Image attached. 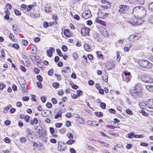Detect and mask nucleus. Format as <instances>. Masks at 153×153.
I'll return each instance as SVG.
<instances>
[{
	"mask_svg": "<svg viewBox=\"0 0 153 153\" xmlns=\"http://www.w3.org/2000/svg\"><path fill=\"white\" fill-rule=\"evenodd\" d=\"M127 135H128V137L129 138H132L134 137H135V134L132 132H131L128 134Z\"/></svg>",
	"mask_w": 153,
	"mask_h": 153,
	"instance_id": "obj_26",
	"label": "nucleus"
},
{
	"mask_svg": "<svg viewBox=\"0 0 153 153\" xmlns=\"http://www.w3.org/2000/svg\"><path fill=\"white\" fill-rule=\"evenodd\" d=\"M106 67L108 70H110L115 67V65L112 63H109L106 66Z\"/></svg>",
	"mask_w": 153,
	"mask_h": 153,
	"instance_id": "obj_20",
	"label": "nucleus"
},
{
	"mask_svg": "<svg viewBox=\"0 0 153 153\" xmlns=\"http://www.w3.org/2000/svg\"><path fill=\"white\" fill-rule=\"evenodd\" d=\"M45 10L47 13L51 12L52 10V8L50 6L46 5L45 7Z\"/></svg>",
	"mask_w": 153,
	"mask_h": 153,
	"instance_id": "obj_21",
	"label": "nucleus"
},
{
	"mask_svg": "<svg viewBox=\"0 0 153 153\" xmlns=\"http://www.w3.org/2000/svg\"><path fill=\"white\" fill-rule=\"evenodd\" d=\"M91 16V12L89 10L85 11L82 14V17L87 19Z\"/></svg>",
	"mask_w": 153,
	"mask_h": 153,
	"instance_id": "obj_10",
	"label": "nucleus"
},
{
	"mask_svg": "<svg viewBox=\"0 0 153 153\" xmlns=\"http://www.w3.org/2000/svg\"><path fill=\"white\" fill-rule=\"evenodd\" d=\"M38 123V120L35 117L33 120H31L30 121V124L33 126L34 125H36Z\"/></svg>",
	"mask_w": 153,
	"mask_h": 153,
	"instance_id": "obj_19",
	"label": "nucleus"
},
{
	"mask_svg": "<svg viewBox=\"0 0 153 153\" xmlns=\"http://www.w3.org/2000/svg\"><path fill=\"white\" fill-rule=\"evenodd\" d=\"M131 46V45H129L128 47H124V51H128L129 50V49Z\"/></svg>",
	"mask_w": 153,
	"mask_h": 153,
	"instance_id": "obj_50",
	"label": "nucleus"
},
{
	"mask_svg": "<svg viewBox=\"0 0 153 153\" xmlns=\"http://www.w3.org/2000/svg\"><path fill=\"white\" fill-rule=\"evenodd\" d=\"M101 7L102 8L104 9H107L108 10L110 8V6H108L107 5H101Z\"/></svg>",
	"mask_w": 153,
	"mask_h": 153,
	"instance_id": "obj_35",
	"label": "nucleus"
},
{
	"mask_svg": "<svg viewBox=\"0 0 153 153\" xmlns=\"http://www.w3.org/2000/svg\"><path fill=\"white\" fill-rule=\"evenodd\" d=\"M9 38L12 40H14V36L11 33H10L9 36Z\"/></svg>",
	"mask_w": 153,
	"mask_h": 153,
	"instance_id": "obj_55",
	"label": "nucleus"
},
{
	"mask_svg": "<svg viewBox=\"0 0 153 153\" xmlns=\"http://www.w3.org/2000/svg\"><path fill=\"white\" fill-rule=\"evenodd\" d=\"M126 112L128 115H131L133 114L132 111L129 109H127L126 110Z\"/></svg>",
	"mask_w": 153,
	"mask_h": 153,
	"instance_id": "obj_42",
	"label": "nucleus"
},
{
	"mask_svg": "<svg viewBox=\"0 0 153 153\" xmlns=\"http://www.w3.org/2000/svg\"><path fill=\"white\" fill-rule=\"evenodd\" d=\"M88 125L91 126H93L94 125V123L93 122H92L91 121H89L88 122Z\"/></svg>",
	"mask_w": 153,
	"mask_h": 153,
	"instance_id": "obj_60",
	"label": "nucleus"
},
{
	"mask_svg": "<svg viewBox=\"0 0 153 153\" xmlns=\"http://www.w3.org/2000/svg\"><path fill=\"white\" fill-rule=\"evenodd\" d=\"M141 78L142 81L144 82L152 83L153 82V79L149 75H142Z\"/></svg>",
	"mask_w": 153,
	"mask_h": 153,
	"instance_id": "obj_4",
	"label": "nucleus"
},
{
	"mask_svg": "<svg viewBox=\"0 0 153 153\" xmlns=\"http://www.w3.org/2000/svg\"><path fill=\"white\" fill-rule=\"evenodd\" d=\"M14 12L15 14L16 15L20 16L21 15V13L20 12L17 10H14Z\"/></svg>",
	"mask_w": 153,
	"mask_h": 153,
	"instance_id": "obj_37",
	"label": "nucleus"
},
{
	"mask_svg": "<svg viewBox=\"0 0 153 153\" xmlns=\"http://www.w3.org/2000/svg\"><path fill=\"white\" fill-rule=\"evenodd\" d=\"M62 51L65 52H66L68 50V48L66 45H63L62 47Z\"/></svg>",
	"mask_w": 153,
	"mask_h": 153,
	"instance_id": "obj_36",
	"label": "nucleus"
},
{
	"mask_svg": "<svg viewBox=\"0 0 153 153\" xmlns=\"http://www.w3.org/2000/svg\"><path fill=\"white\" fill-rule=\"evenodd\" d=\"M130 93L132 96H141L145 95V94L143 92L137 91L135 88L130 90Z\"/></svg>",
	"mask_w": 153,
	"mask_h": 153,
	"instance_id": "obj_6",
	"label": "nucleus"
},
{
	"mask_svg": "<svg viewBox=\"0 0 153 153\" xmlns=\"http://www.w3.org/2000/svg\"><path fill=\"white\" fill-rule=\"evenodd\" d=\"M62 116V113L61 112H59L56 115L55 117L54 118L56 119L58 117H60Z\"/></svg>",
	"mask_w": 153,
	"mask_h": 153,
	"instance_id": "obj_46",
	"label": "nucleus"
},
{
	"mask_svg": "<svg viewBox=\"0 0 153 153\" xmlns=\"http://www.w3.org/2000/svg\"><path fill=\"white\" fill-rule=\"evenodd\" d=\"M73 57L74 59L76 60L77 59L78 57L77 53H73Z\"/></svg>",
	"mask_w": 153,
	"mask_h": 153,
	"instance_id": "obj_64",
	"label": "nucleus"
},
{
	"mask_svg": "<svg viewBox=\"0 0 153 153\" xmlns=\"http://www.w3.org/2000/svg\"><path fill=\"white\" fill-rule=\"evenodd\" d=\"M129 8V6L126 5H120V6L118 11L121 13H126Z\"/></svg>",
	"mask_w": 153,
	"mask_h": 153,
	"instance_id": "obj_7",
	"label": "nucleus"
},
{
	"mask_svg": "<svg viewBox=\"0 0 153 153\" xmlns=\"http://www.w3.org/2000/svg\"><path fill=\"white\" fill-rule=\"evenodd\" d=\"M30 58L31 59L32 61L36 60L37 58V57H39V56H35L33 55H31L30 56Z\"/></svg>",
	"mask_w": 153,
	"mask_h": 153,
	"instance_id": "obj_32",
	"label": "nucleus"
},
{
	"mask_svg": "<svg viewBox=\"0 0 153 153\" xmlns=\"http://www.w3.org/2000/svg\"><path fill=\"white\" fill-rule=\"evenodd\" d=\"M128 22L132 26H134L136 25L137 24H138V22H137L136 21H135L133 19H131L128 20Z\"/></svg>",
	"mask_w": 153,
	"mask_h": 153,
	"instance_id": "obj_18",
	"label": "nucleus"
},
{
	"mask_svg": "<svg viewBox=\"0 0 153 153\" xmlns=\"http://www.w3.org/2000/svg\"><path fill=\"white\" fill-rule=\"evenodd\" d=\"M55 52V49L53 47H50L49 50H47L46 53L47 56L49 57H51L53 55V53Z\"/></svg>",
	"mask_w": 153,
	"mask_h": 153,
	"instance_id": "obj_15",
	"label": "nucleus"
},
{
	"mask_svg": "<svg viewBox=\"0 0 153 153\" xmlns=\"http://www.w3.org/2000/svg\"><path fill=\"white\" fill-rule=\"evenodd\" d=\"M27 140V138L26 137H22L20 138V141L22 143H25Z\"/></svg>",
	"mask_w": 153,
	"mask_h": 153,
	"instance_id": "obj_28",
	"label": "nucleus"
},
{
	"mask_svg": "<svg viewBox=\"0 0 153 153\" xmlns=\"http://www.w3.org/2000/svg\"><path fill=\"white\" fill-rule=\"evenodd\" d=\"M148 7L149 10L153 12V2L150 3Z\"/></svg>",
	"mask_w": 153,
	"mask_h": 153,
	"instance_id": "obj_27",
	"label": "nucleus"
},
{
	"mask_svg": "<svg viewBox=\"0 0 153 153\" xmlns=\"http://www.w3.org/2000/svg\"><path fill=\"white\" fill-rule=\"evenodd\" d=\"M146 11L143 7L141 6H137L133 9L132 13L135 17H138L141 19L146 15Z\"/></svg>",
	"mask_w": 153,
	"mask_h": 153,
	"instance_id": "obj_1",
	"label": "nucleus"
},
{
	"mask_svg": "<svg viewBox=\"0 0 153 153\" xmlns=\"http://www.w3.org/2000/svg\"><path fill=\"white\" fill-rule=\"evenodd\" d=\"M108 76L105 75V76H104L103 77L102 79L105 82H108Z\"/></svg>",
	"mask_w": 153,
	"mask_h": 153,
	"instance_id": "obj_56",
	"label": "nucleus"
},
{
	"mask_svg": "<svg viewBox=\"0 0 153 153\" xmlns=\"http://www.w3.org/2000/svg\"><path fill=\"white\" fill-rule=\"evenodd\" d=\"M100 106L101 108L102 109H105L106 107L105 104L103 102H101L100 103Z\"/></svg>",
	"mask_w": 153,
	"mask_h": 153,
	"instance_id": "obj_49",
	"label": "nucleus"
},
{
	"mask_svg": "<svg viewBox=\"0 0 153 153\" xmlns=\"http://www.w3.org/2000/svg\"><path fill=\"white\" fill-rule=\"evenodd\" d=\"M23 85H24V87H22V90L23 92H27V88L26 85L24 84Z\"/></svg>",
	"mask_w": 153,
	"mask_h": 153,
	"instance_id": "obj_44",
	"label": "nucleus"
},
{
	"mask_svg": "<svg viewBox=\"0 0 153 153\" xmlns=\"http://www.w3.org/2000/svg\"><path fill=\"white\" fill-rule=\"evenodd\" d=\"M53 86L55 88H57L59 86V83L58 82H54L53 84Z\"/></svg>",
	"mask_w": 153,
	"mask_h": 153,
	"instance_id": "obj_47",
	"label": "nucleus"
},
{
	"mask_svg": "<svg viewBox=\"0 0 153 153\" xmlns=\"http://www.w3.org/2000/svg\"><path fill=\"white\" fill-rule=\"evenodd\" d=\"M84 48L87 51H89L90 49L89 46L87 44H85L84 45Z\"/></svg>",
	"mask_w": 153,
	"mask_h": 153,
	"instance_id": "obj_30",
	"label": "nucleus"
},
{
	"mask_svg": "<svg viewBox=\"0 0 153 153\" xmlns=\"http://www.w3.org/2000/svg\"><path fill=\"white\" fill-rule=\"evenodd\" d=\"M66 136L70 139H72L74 138L73 135L71 133H68L67 134Z\"/></svg>",
	"mask_w": 153,
	"mask_h": 153,
	"instance_id": "obj_39",
	"label": "nucleus"
},
{
	"mask_svg": "<svg viewBox=\"0 0 153 153\" xmlns=\"http://www.w3.org/2000/svg\"><path fill=\"white\" fill-rule=\"evenodd\" d=\"M67 147L65 146V143H63V145L59 142H58V149L59 151H62L66 149Z\"/></svg>",
	"mask_w": 153,
	"mask_h": 153,
	"instance_id": "obj_13",
	"label": "nucleus"
},
{
	"mask_svg": "<svg viewBox=\"0 0 153 153\" xmlns=\"http://www.w3.org/2000/svg\"><path fill=\"white\" fill-rule=\"evenodd\" d=\"M99 31L100 33L105 37H108L109 34L108 31L104 27H102L99 29Z\"/></svg>",
	"mask_w": 153,
	"mask_h": 153,
	"instance_id": "obj_9",
	"label": "nucleus"
},
{
	"mask_svg": "<svg viewBox=\"0 0 153 153\" xmlns=\"http://www.w3.org/2000/svg\"><path fill=\"white\" fill-rule=\"evenodd\" d=\"M95 22L104 26L106 25V24L105 22L102 21L101 20L99 19L98 18L96 17L95 19Z\"/></svg>",
	"mask_w": 153,
	"mask_h": 153,
	"instance_id": "obj_17",
	"label": "nucleus"
},
{
	"mask_svg": "<svg viewBox=\"0 0 153 153\" xmlns=\"http://www.w3.org/2000/svg\"><path fill=\"white\" fill-rule=\"evenodd\" d=\"M108 14V13H105L103 10H100L98 13V16L100 19L105 18Z\"/></svg>",
	"mask_w": 153,
	"mask_h": 153,
	"instance_id": "obj_11",
	"label": "nucleus"
},
{
	"mask_svg": "<svg viewBox=\"0 0 153 153\" xmlns=\"http://www.w3.org/2000/svg\"><path fill=\"white\" fill-rule=\"evenodd\" d=\"M134 88L136 89L137 91H139L140 92H143L145 93V95H146V93L143 91L142 85L141 84L138 83L136 84L135 87Z\"/></svg>",
	"mask_w": 153,
	"mask_h": 153,
	"instance_id": "obj_14",
	"label": "nucleus"
},
{
	"mask_svg": "<svg viewBox=\"0 0 153 153\" xmlns=\"http://www.w3.org/2000/svg\"><path fill=\"white\" fill-rule=\"evenodd\" d=\"M90 29L87 27H83L81 30V32L82 35L84 36H88L89 35Z\"/></svg>",
	"mask_w": 153,
	"mask_h": 153,
	"instance_id": "obj_8",
	"label": "nucleus"
},
{
	"mask_svg": "<svg viewBox=\"0 0 153 153\" xmlns=\"http://www.w3.org/2000/svg\"><path fill=\"white\" fill-rule=\"evenodd\" d=\"M4 141L7 143H9L11 141V140L7 137H6L4 138Z\"/></svg>",
	"mask_w": 153,
	"mask_h": 153,
	"instance_id": "obj_43",
	"label": "nucleus"
},
{
	"mask_svg": "<svg viewBox=\"0 0 153 153\" xmlns=\"http://www.w3.org/2000/svg\"><path fill=\"white\" fill-rule=\"evenodd\" d=\"M62 123H55V126L56 128H59L62 126Z\"/></svg>",
	"mask_w": 153,
	"mask_h": 153,
	"instance_id": "obj_52",
	"label": "nucleus"
},
{
	"mask_svg": "<svg viewBox=\"0 0 153 153\" xmlns=\"http://www.w3.org/2000/svg\"><path fill=\"white\" fill-rule=\"evenodd\" d=\"M51 101L52 103L54 104H56L57 103L56 100L55 98H52L51 99Z\"/></svg>",
	"mask_w": 153,
	"mask_h": 153,
	"instance_id": "obj_59",
	"label": "nucleus"
},
{
	"mask_svg": "<svg viewBox=\"0 0 153 153\" xmlns=\"http://www.w3.org/2000/svg\"><path fill=\"white\" fill-rule=\"evenodd\" d=\"M94 114L96 115L98 117H102L103 116V114L101 112H95L94 113Z\"/></svg>",
	"mask_w": 153,
	"mask_h": 153,
	"instance_id": "obj_29",
	"label": "nucleus"
},
{
	"mask_svg": "<svg viewBox=\"0 0 153 153\" xmlns=\"http://www.w3.org/2000/svg\"><path fill=\"white\" fill-rule=\"evenodd\" d=\"M141 37V35L140 33H135L130 36L129 37V40L130 41L133 42L138 40Z\"/></svg>",
	"mask_w": 153,
	"mask_h": 153,
	"instance_id": "obj_5",
	"label": "nucleus"
},
{
	"mask_svg": "<svg viewBox=\"0 0 153 153\" xmlns=\"http://www.w3.org/2000/svg\"><path fill=\"white\" fill-rule=\"evenodd\" d=\"M26 132L28 136H30V135H31L33 133L32 130L29 128L27 129Z\"/></svg>",
	"mask_w": 153,
	"mask_h": 153,
	"instance_id": "obj_24",
	"label": "nucleus"
},
{
	"mask_svg": "<svg viewBox=\"0 0 153 153\" xmlns=\"http://www.w3.org/2000/svg\"><path fill=\"white\" fill-rule=\"evenodd\" d=\"M36 134L39 137H44L46 135V133L45 131L43 130V128L40 126H37L36 127Z\"/></svg>",
	"mask_w": 153,
	"mask_h": 153,
	"instance_id": "obj_3",
	"label": "nucleus"
},
{
	"mask_svg": "<svg viewBox=\"0 0 153 153\" xmlns=\"http://www.w3.org/2000/svg\"><path fill=\"white\" fill-rule=\"evenodd\" d=\"M41 99L42 102L43 103H44L46 100V97L45 96H41Z\"/></svg>",
	"mask_w": 153,
	"mask_h": 153,
	"instance_id": "obj_51",
	"label": "nucleus"
},
{
	"mask_svg": "<svg viewBox=\"0 0 153 153\" xmlns=\"http://www.w3.org/2000/svg\"><path fill=\"white\" fill-rule=\"evenodd\" d=\"M6 8L7 9H9V10H10L12 8V6L11 5L9 4H8L6 5Z\"/></svg>",
	"mask_w": 153,
	"mask_h": 153,
	"instance_id": "obj_58",
	"label": "nucleus"
},
{
	"mask_svg": "<svg viewBox=\"0 0 153 153\" xmlns=\"http://www.w3.org/2000/svg\"><path fill=\"white\" fill-rule=\"evenodd\" d=\"M12 46L13 47L16 49H18L19 48V45L16 44H13Z\"/></svg>",
	"mask_w": 153,
	"mask_h": 153,
	"instance_id": "obj_61",
	"label": "nucleus"
},
{
	"mask_svg": "<svg viewBox=\"0 0 153 153\" xmlns=\"http://www.w3.org/2000/svg\"><path fill=\"white\" fill-rule=\"evenodd\" d=\"M22 42L25 46L27 45L28 44V41L26 40H23L22 41Z\"/></svg>",
	"mask_w": 153,
	"mask_h": 153,
	"instance_id": "obj_63",
	"label": "nucleus"
},
{
	"mask_svg": "<svg viewBox=\"0 0 153 153\" xmlns=\"http://www.w3.org/2000/svg\"><path fill=\"white\" fill-rule=\"evenodd\" d=\"M146 105L149 108L153 109V99L148 100L146 102Z\"/></svg>",
	"mask_w": 153,
	"mask_h": 153,
	"instance_id": "obj_12",
	"label": "nucleus"
},
{
	"mask_svg": "<svg viewBox=\"0 0 153 153\" xmlns=\"http://www.w3.org/2000/svg\"><path fill=\"white\" fill-rule=\"evenodd\" d=\"M64 34L66 37L69 38L72 36V33L68 29H66L64 31Z\"/></svg>",
	"mask_w": 153,
	"mask_h": 153,
	"instance_id": "obj_16",
	"label": "nucleus"
},
{
	"mask_svg": "<svg viewBox=\"0 0 153 153\" xmlns=\"http://www.w3.org/2000/svg\"><path fill=\"white\" fill-rule=\"evenodd\" d=\"M87 147H88V148L89 149H90L91 150H93L94 151H95V148H94V147H92V146H91L89 145H87Z\"/></svg>",
	"mask_w": 153,
	"mask_h": 153,
	"instance_id": "obj_57",
	"label": "nucleus"
},
{
	"mask_svg": "<svg viewBox=\"0 0 153 153\" xmlns=\"http://www.w3.org/2000/svg\"><path fill=\"white\" fill-rule=\"evenodd\" d=\"M30 117L29 115H25L24 117V120H25L26 122L28 123L29 121V119Z\"/></svg>",
	"mask_w": 153,
	"mask_h": 153,
	"instance_id": "obj_38",
	"label": "nucleus"
},
{
	"mask_svg": "<svg viewBox=\"0 0 153 153\" xmlns=\"http://www.w3.org/2000/svg\"><path fill=\"white\" fill-rule=\"evenodd\" d=\"M75 141V140L70 139L69 140H68L67 142H66V143L69 144V145H71L72 144V143H74Z\"/></svg>",
	"mask_w": 153,
	"mask_h": 153,
	"instance_id": "obj_34",
	"label": "nucleus"
},
{
	"mask_svg": "<svg viewBox=\"0 0 153 153\" xmlns=\"http://www.w3.org/2000/svg\"><path fill=\"white\" fill-rule=\"evenodd\" d=\"M146 89L149 91L153 92V86L147 85L146 86Z\"/></svg>",
	"mask_w": 153,
	"mask_h": 153,
	"instance_id": "obj_23",
	"label": "nucleus"
},
{
	"mask_svg": "<svg viewBox=\"0 0 153 153\" xmlns=\"http://www.w3.org/2000/svg\"><path fill=\"white\" fill-rule=\"evenodd\" d=\"M43 26L44 28H47L48 26V23L47 22L45 21L43 23Z\"/></svg>",
	"mask_w": 153,
	"mask_h": 153,
	"instance_id": "obj_48",
	"label": "nucleus"
},
{
	"mask_svg": "<svg viewBox=\"0 0 153 153\" xmlns=\"http://www.w3.org/2000/svg\"><path fill=\"white\" fill-rule=\"evenodd\" d=\"M56 52L58 55L60 56L61 57L63 56V54L61 52L60 50L59 49H57L56 50Z\"/></svg>",
	"mask_w": 153,
	"mask_h": 153,
	"instance_id": "obj_33",
	"label": "nucleus"
},
{
	"mask_svg": "<svg viewBox=\"0 0 153 153\" xmlns=\"http://www.w3.org/2000/svg\"><path fill=\"white\" fill-rule=\"evenodd\" d=\"M101 2L104 5H106L110 6V3L108 1L106 0H102L101 1Z\"/></svg>",
	"mask_w": 153,
	"mask_h": 153,
	"instance_id": "obj_25",
	"label": "nucleus"
},
{
	"mask_svg": "<svg viewBox=\"0 0 153 153\" xmlns=\"http://www.w3.org/2000/svg\"><path fill=\"white\" fill-rule=\"evenodd\" d=\"M53 73V70L52 69H50L48 72V74L50 76H51Z\"/></svg>",
	"mask_w": 153,
	"mask_h": 153,
	"instance_id": "obj_53",
	"label": "nucleus"
},
{
	"mask_svg": "<svg viewBox=\"0 0 153 153\" xmlns=\"http://www.w3.org/2000/svg\"><path fill=\"white\" fill-rule=\"evenodd\" d=\"M37 79L40 82L42 81L43 80V78L40 75H38L37 76Z\"/></svg>",
	"mask_w": 153,
	"mask_h": 153,
	"instance_id": "obj_41",
	"label": "nucleus"
},
{
	"mask_svg": "<svg viewBox=\"0 0 153 153\" xmlns=\"http://www.w3.org/2000/svg\"><path fill=\"white\" fill-rule=\"evenodd\" d=\"M36 84L39 88H41L42 87V85L40 82H37Z\"/></svg>",
	"mask_w": 153,
	"mask_h": 153,
	"instance_id": "obj_62",
	"label": "nucleus"
},
{
	"mask_svg": "<svg viewBox=\"0 0 153 153\" xmlns=\"http://www.w3.org/2000/svg\"><path fill=\"white\" fill-rule=\"evenodd\" d=\"M83 121V119L81 117H79L78 119H77V123L80 124H82Z\"/></svg>",
	"mask_w": 153,
	"mask_h": 153,
	"instance_id": "obj_31",
	"label": "nucleus"
},
{
	"mask_svg": "<svg viewBox=\"0 0 153 153\" xmlns=\"http://www.w3.org/2000/svg\"><path fill=\"white\" fill-rule=\"evenodd\" d=\"M55 76H56L58 80L60 81L61 79L62 76L60 75H57L56 74H54Z\"/></svg>",
	"mask_w": 153,
	"mask_h": 153,
	"instance_id": "obj_45",
	"label": "nucleus"
},
{
	"mask_svg": "<svg viewBox=\"0 0 153 153\" xmlns=\"http://www.w3.org/2000/svg\"><path fill=\"white\" fill-rule=\"evenodd\" d=\"M138 63L142 67L147 68H150L152 66V64L149 61L145 59L139 60Z\"/></svg>",
	"mask_w": 153,
	"mask_h": 153,
	"instance_id": "obj_2",
	"label": "nucleus"
},
{
	"mask_svg": "<svg viewBox=\"0 0 153 153\" xmlns=\"http://www.w3.org/2000/svg\"><path fill=\"white\" fill-rule=\"evenodd\" d=\"M29 100V98L27 96L24 97L22 98V100L24 101H28Z\"/></svg>",
	"mask_w": 153,
	"mask_h": 153,
	"instance_id": "obj_54",
	"label": "nucleus"
},
{
	"mask_svg": "<svg viewBox=\"0 0 153 153\" xmlns=\"http://www.w3.org/2000/svg\"><path fill=\"white\" fill-rule=\"evenodd\" d=\"M11 107H12V105H9L8 106L6 107L4 110V112L5 113Z\"/></svg>",
	"mask_w": 153,
	"mask_h": 153,
	"instance_id": "obj_40",
	"label": "nucleus"
},
{
	"mask_svg": "<svg viewBox=\"0 0 153 153\" xmlns=\"http://www.w3.org/2000/svg\"><path fill=\"white\" fill-rule=\"evenodd\" d=\"M23 58L24 59V61H22L23 63H25L24 62H25L27 64V65L28 66H29L30 65V64L29 63L28 59L27 58V56H24V57H23Z\"/></svg>",
	"mask_w": 153,
	"mask_h": 153,
	"instance_id": "obj_22",
	"label": "nucleus"
}]
</instances>
